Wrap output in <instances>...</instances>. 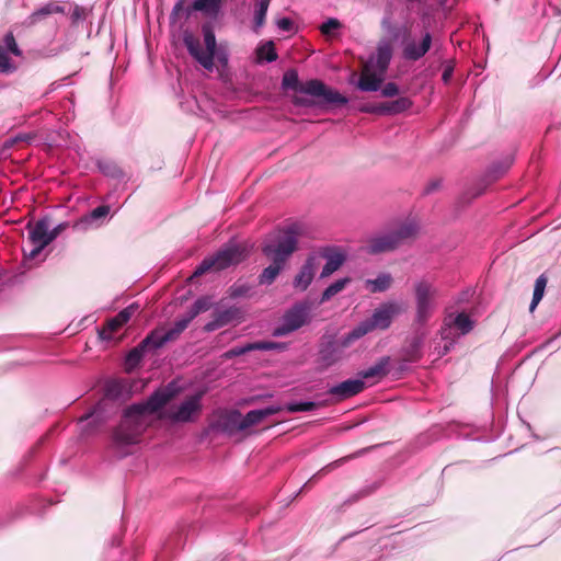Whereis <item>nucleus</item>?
<instances>
[{
    "instance_id": "4",
    "label": "nucleus",
    "mask_w": 561,
    "mask_h": 561,
    "mask_svg": "<svg viewBox=\"0 0 561 561\" xmlns=\"http://www.w3.org/2000/svg\"><path fill=\"white\" fill-rule=\"evenodd\" d=\"M402 311L397 301H388L374 310L370 318L363 320L347 334L341 337L342 347H350L355 341L362 339L374 330H387L396 316Z\"/></svg>"
},
{
    "instance_id": "16",
    "label": "nucleus",
    "mask_w": 561,
    "mask_h": 561,
    "mask_svg": "<svg viewBox=\"0 0 561 561\" xmlns=\"http://www.w3.org/2000/svg\"><path fill=\"white\" fill-rule=\"evenodd\" d=\"M319 255L327 260L322 268L321 278H325L337 271L345 261V254L335 247H324L319 251Z\"/></svg>"
},
{
    "instance_id": "49",
    "label": "nucleus",
    "mask_w": 561,
    "mask_h": 561,
    "mask_svg": "<svg viewBox=\"0 0 561 561\" xmlns=\"http://www.w3.org/2000/svg\"><path fill=\"white\" fill-rule=\"evenodd\" d=\"M277 27L284 32L293 30V21L289 18H282L277 21Z\"/></svg>"
},
{
    "instance_id": "14",
    "label": "nucleus",
    "mask_w": 561,
    "mask_h": 561,
    "mask_svg": "<svg viewBox=\"0 0 561 561\" xmlns=\"http://www.w3.org/2000/svg\"><path fill=\"white\" fill-rule=\"evenodd\" d=\"M432 35L425 32L422 38L416 42L414 38H408L403 44L402 55L404 59L417 61L423 58L432 47Z\"/></svg>"
},
{
    "instance_id": "5",
    "label": "nucleus",
    "mask_w": 561,
    "mask_h": 561,
    "mask_svg": "<svg viewBox=\"0 0 561 561\" xmlns=\"http://www.w3.org/2000/svg\"><path fill=\"white\" fill-rule=\"evenodd\" d=\"M282 88L319 98L321 99L320 103L322 104L342 106L348 103V99L346 96L342 95L339 91L327 87L320 80L311 79L306 82H300L295 69H289L284 73Z\"/></svg>"
},
{
    "instance_id": "43",
    "label": "nucleus",
    "mask_w": 561,
    "mask_h": 561,
    "mask_svg": "<svg viewBox=\"0 0 561 561\" xmlns=\"http://www.w3.org/2000/svg\"><path fill=\"white\" fill-rule=\"evenodd\" d=\"M252 346L254 347V351H283L286 348V344L284 343L270 341L254 342L252 343Z\"/></svg>"
},
{
    "instance_id": "12",
    "label": "nucleus",
    "mask_w": 561,
    "mask_h": 561,
    "mask_svg": "<svg viewBox=\"0 0 561 561\" xmlns=\"http://www.w3.org/2000/svg\"><path fill=\"white\" fill-rule=\"evenodd\" d=\"M311 308L312 304L309 300L296 302L284 313L282 323L274 328L273 335L284 336L307 324L310 319Z\"/></svg>"
},
{
    "instance_id": "24",
    "label": "nucleus",
    "mask_w": 561,
    "mask_h": 561,
    "mask_svg": "<svg viewBox=\"0 0 561 561\" xmlns=\"http://www.w3.org/2000/svg\"><path fill=\"white\" fill-rule=\"evenodd\" d=\"M240 317L241 311L237 307H230L226 310H219L215 313L214 320L206 324L205 329L207 331H214L216 329L227 325L228 323L239 319Z\"/></svg>"
},
{
    "instance_id": "44",
    "label": "nucleus",
    "mask_w": 561,
    "mask_h": 561,
    "mask_svg": "<svg viewBox=\"0 0 561 561\" xmlns=\"http://www.w3.org/2000/svg\"><path fill=\"white\" fill-rule=\"evenodd\" d=\"M341 27V23L337 19L330 18L322 23L320 30L324 35H331L335 30Z\"/></svg>"
},
{
    "instance_id": "54",
    "label": "nucleus",
    "mask_w": 561,
    "mask_h": 561,
    "mask_svg": "<svg viewBox=\"0 0 561 561\" xmlns=\"http://www.w3.org/2000/svg\"><path fill=\"white\" fill-rule=\"evenodd\" d=\"M32 137L30 135H26V134L18 135L14 138H11L8 141V145L11 146V145H13L14 142H18V141H28Z\"/></svg>"
},
{
    "instance_id": "51",
    "label": "nucleus",
    "mask_w": 561,
    "mask_h": 561,
    "mask_svg": "<svg viewBox=\"0 0 561 561\" xmlns=\"http://www.w3.org/2000/svg\"><path fill=\"white\" fill-rule=\"evenodd\" d=\"M250 351H254V347L252 346V343H249L244 346H240V347H233L230 353L232 355H242V354H245L247 352H250Z\"/></svg>"
},
{
    "instance_id": "35",
    "label": "nucleus",
    "mask_w": 561,
    "mask_h": 561,
    "mask_svg": "<svg viewBox=\"0 0 561 561\" xmlns=\"http://www.w3.org/2000/svg\"><path fill=\"white\" fill-rule=\"evenodd\" d=\"M270 2L271 0H256L254 11L255 31L264 25Z\"/></svg>"
},
{
    "instance_id": "31",
    "label": "nucleus",
    "mask_w": 561,
    "mask_h": 561,
    "mask_svg": "<svg viewBox=\"0 0 561 561\" xmlns=\"http://www.w3.org/2000/svg\"><path fill=\"white\" fill-rule=\"evenodd\" d=\"M392 283V277L388 273H381L375 279H367L366 287L371 293H382L386 291Z\"/></svg>"
},
{
    "instance_id": "60",
    "label": "nucleus",
    "mask_w": 561,
    "mask_h": 561,
    "mask_svg": "<svg viewBox=\"0 0 561 561\" xmlns=\"http://www.w3.org/2000/svg\"><path fill=\"white\" fill-rule=\"evenodd\" d=\"M352 536L353 535H348V536L342 537V540H345L346 538L352 537Z\"/></svg>"
},
{
    "instance_id": "37",
    "label": "nucleus",
    "mask_w": 561,
    "mask_h": 561,
    "mask_svg": "<svg viewBox=\"0 0 561 561\" xmlns=\"http://www.w3.org/2000/svg\"><path fill=\"white\" fill-rule=\"evenodd\" d=\"M547 286V278L545 275H540L536 282L534 287L533 300L530 304V310H534L539 301L543 297L545 288Z\"/></svg>"
},
{
    "instance_id": "36",
    "label": "nucleus",
    "mask_w": 561,
    "mask_h": 561,
    "mask_svg": "<svg viewBox=\"0 0 561 561\" xmlns=\"http://www.w3.org/2000/svg\"><path fill=\"white\" fill-rule=\"evenodd\" d=\"M192 320L193 318H191L188 313L184 318L178 319L171 329L165 330L167 334L170 336L172 341H175L181 335V333L188 327Z\"/></svg>"
},
{
    "instance_id": "55",
    "label": "nucleus",
    "mask_w": 561,
    "mask_h": 561,
    "mask_svg": "<svg viewBox=\"0 0 561 561\" xmlns=\"http://www.w3.org/2000/svg\"><path fill=\"white\" fill-rule=\"evenodd\" d=\"M369 493H370V492H369V491H367V490H362V491H359L358 493H356V494L352 495V497L348 500V502H356V501H358L359 499H362V497H364V496L368 495Z\"/></svg>"
},
{
    "instance_id": "57",
    "label": "nucleus",
    "mask_w": 561,
    "mask_h": 561,
    "mask_svg": "<svg viewBox=\"0 0 561 561\" xmlns=\"http://www.w3.org/2000/svg\"><path fill=\"white\" fill-rule=\"evenodd\" d=\"M295 103L298 105H306L307 101L302 98H296Z\"/></svg>"
},
{
    "instance_id": "34",
    "label": "nucleus",
    "mask_w": 561,
    "mask_h": 561,
    "mask_svg": "<svg viewBox=\"0 0 561 561\" xmlns=\"http://www.w3.org/2000/svg\"><path fill=\"white\" fill-rule=\"evenodd\" d=\"M412 106V101L407 96H401L391 102H387V111L389 114H400L408 111Z\"/></svg>"
},
{
    "instance_id": "30",
    "label": "nucleus",
    "mask_w": 561,
    "mask_h": 561,
    "mask_svg": "<svg viewBox=\"0 0 561 561\" xmlns=\"http://www.w3.org/2000/svg\"><path fill=\"white\" fill-rule=\"evenodd\" d=\"M81 422L85 423L83 431L87 434L92 433L98 426L105 422V417L103 416L101 407H95L90 413H88L81 419Z\"/></svg>"
},
{
    "instance_id": "42",
    "label": "nucleus",
    "mask_w": 561,
    "mask_h": 561,
    "mask_svg": "<svg viewBox=\"0 0 561 561\" xmlns=\"http://www.w3.org/2000/svg\"><path fill=\"white\" fill-rule=\"evenodd\" d=\"M147 351L145 350V347H142V345L139 343L136 347H134L127 355V364L130 365V366H137L142 357H144V354L146 353Z\"/></svg>"
},
{
    "instance_id": "45",
    "label": "nucleus",
    "mask_w": 561,
    "mask_h": 561,
    "mask_svg": "<svg viewBox=\"0 0 561 561\" xmlns=\"http://www.w3.org/2000/svg\"><path fill=\"white\" fill-rule=\"evenodd\" d=\"M399 94V87L394 82H388L381 89L383 98H393Z\"/></svg>"
},
{
    "instance_id": "8",
    "label": "nucleus",
    "mask_w": 561,
    "mask_h": 561,
    "mask_svg": "<svg viewBox=\"0 0 561 561\" xmlns=\"http://www.w3.org/2000/svg\"><path fill=\"white\" fill-rule=\"evenodd\" d=\"M203 35L205 49L202 48L199 39L195 37L188 30L183 32L182 38L190 55L205 69L211 70L214 68L216 37L209 25L203 26Z\"/></svg>"
},
{
    "instance_id": "46",
    "label": "nucleus",
    "mask_w": 561,
    "mask_h": 561,
    "mask_svg": "<svg viewBox=\"0 0 561 561\" xmlns=\"http://www.w3.org/2000/svg\"><path fill=\"white\" fill-rule=\"evenodd\" d=\"M34 247L33 249L27 253L24 251V259L25 260H34L39 253L46 248V242L42 243H32Z\"/></svg>"
},
{
    "instance_id": "28",
    "label": "nucleus",
    "mask_w": 561,
    "mask_h": 561,
    "mask_svg": "<svg viewBox=\"0 0 561 561\" xmlns=\"http://www.w3.org/2000/svg\"><path fill=\"white\" fill-rule=\"evenodd\" d=\"M172 342L163 328L152 330L140 344L147 352L156 351L164 346L167 343Z\"/></svg>"
},
{
    "instance_id": "59",
    "label": "nucleus",
    "mask_w": 561,
    "mask_h": 561,
    "mask_svg": "<svg viewBox=\"0 0 561 561\" xmlns=\"http://www.w3.org/2000/svg\"><path fill=\"white\" fill-rule=\"evenodd\" d=\"M386 24H388V20L387 19H383L382 21V26L386 27Z\"/></svg>"
},
{
    "instance_id": "32",
    "label": "nucleus",
    "mask_w": 561,
    "mask_h": 561,
    "mask_svg": "<svg viewBox=\"0 0 561 561\" xmlns=\"http://www.w3.org/2000/svg\"><path fill=\"white\" fill-rule=\"evenodd\" d=\"M350 282H351L350 277H344V278L337 279L334 283H332L322 293L320 304H323V302L330 300L332 297H334L335 295L341 293Z\"/></svg>"
},
{
    "instance_id": "11",
    "label": "nucleus",
    "mask_w": 561,
    "mask_h": 561,
    "mask_svg": "<svg viewBox=\"0 0 561 561\" xmlns=\"http://www.w3.org/2000/svg\"><path fill=\"white\" fill-rule=\"evenodd\" d=\"M202 393L185 398L179 404H171L160 413V419L171 423H191L197 420L202 412Z\"/></svg>"
},
{
    "instance_id": "6",
    "label": "nucleus",
    "mask_w": 561,
    "mask_h": 561,
    "mask_svg": "<svg viewBox=\"0 0 561 561\" xmlns=\"http://www.w3.org/2000/svg\"><path fill=\"white\" fill-rule=\"evenodd\" d=\"M250 249L245 243H229L216 254L205 257L196 267L194 276H201L208 271H221L239 264L249 255Z\"/></svg>"
},
{
    "instance_id": "21",
    "label": "nucleus",
    "mask_w": 561,
    "mask_h": 561,
    "mask_svg": "<svg viewBox=\"0 0 561 561\" xmlns=\"http://www.w3.org/2000/svg\"><path fill=\"white\" fill-rule=\"evenodd\" d=\"M426 337L424 331H417L408 344L402 348V358L404 362L414 363L422 357V347Z\"/></svg>"
},
{
    "instance_id": "17",
    "label": "nucleus",
    "mask_w": 561,
    "mask_h": 561,
    "mask_svg": "<svg viewBox=\"0 0 561 561\" xmlns=\"http://www.w3.org/2000/svg\"><path fill=\"white\" fill-rule=\"evenodd\" d=\"M138 308V304H131L119 311L114 318L110 319L105 328L100 332L101 337L103 340L112 339V334L127 323Z\"/></svg>"
},
{
    "instance_id": "56",
    "label": "nucleus",
    "mask_w": 561,
    "mask_h": 561,
    "mask_svg": "<svg viewBox=\"0 0 561 561\" xmlns=\"http://www.w3.org/2000/svg\"><path fill=\"white\" fill-rule=\"evenodd\" d=\"M407 3V9L412 10L414 4H422L425 0H403Z\"/></svg>"
},
{
    "instance_id": "40",
    "label": "nucleus",
    "mask_w": 561,
    "mask_h": 561,
    "mask_svg": "<svg viewBox=\"0 0 561 561\" xmlns=\"http://www.w3.org/2000/svg\"><path fill=\"white\" fill-rule=\"evenodd\" d=\"M316 408L317 403L313 401L290 402L285 405V410L290 413L309 412L313 411Z\"/></svg>"
},
{
    "instance_id": "15",
    "label": "nucleus",
    "mask_w": 561,
    "mask_h": 561,
    "mask_svg": "<svg viewBox=\"0 0 561 561\" xmlns=\"http://www.w3.org/2000/svg\"><path fill=\"white\" fill-rule=\"evenodd\" d=\"M9 53L14 56H21L22 54L12 33L5 34L3 45L0 44V73H11L15 70Z\"/></svg>"
},
{
    "instance_id": "53",
    "label": "nucleus",
    "mask_w": 561,
    "mask_h": 561,
    "mask_svg": "<svg viewBox=\"0 0 561 561\" xmlns=\"http://www.w3.org/2000/svg\"><path fill=\"white\" fill-rule=\"evenodd\" d=\"M440 186V180H434L430 182L424 188V194H431L435 192Z\"/></svg>"
},
{
    "instance_id": "9",
    "label": "nucleus",
    "mask_w": 561,
    "mask_h": 561,
    "mask_svg": "<svg viewBox=\"0 0 561 561\" xmlns=\"http://www.w3.org/2000/svg\"><path fill=\"white\" fill-rule=\"evenodd\" d=\"M473 328L474 321L466 312L446 314L439 330V335L445 342L440 355L447 354L457 340L470 333Z\"/></svg>"
},
{
    "instance_id": "20",
    "label": "nucleus",
    "mask_w": 561,
    "mask_h": 561,
    "mask_svg": "<svg viewBox=\"0 0 561 561\" xmlns=\"http://www.w3.org/2000/svg\"><path fill=\"white\" fill-rule=\"evenodd\" d=\"M316 271V256L309 255L295 276L293 285L296 289L305 291L311 284Z\"/></svg>"
},
{
    "instance_id": "41",
    "label": "nucleus",
    "mask_w": 561,
    "mask_h": 561,
    "mask_svg": "<svg viewBox=\"0 0 561 561\" xmlns=\"http://www.w3.org/2000/svg\"><path fill=\"white\" fill-rule=\"evenodd\" d=\"M110 213V207L107 205H101L94 208L89 216L82 218L77 225H87L92 220H96L105 217Z\"/></svg>"
},
{
    "instance_id": "19",
    "label": "nucleus",
    "mask_w": 561,
    "mask_h": 561,
    "mask_svg": "<svg viewBox=\"0 0 561 561\" xmlns=\"http://www.w3.org/2000/svg\"><path fill=\"white\" fill-rule=\"evenodd\" d=\"M365 388V382L360 379H347L329 389V393L340 400L351 398L362 392Z\"/></svg>"
},
{
    "instance_id": "25",
    "label": "nucleus",
    "mask_w": 561,
    "mask_h": 561,
    "mask_svg": "<svg viewBox=\"0 0 561 561\" xmlns=\"http://www.w3.org/2000/svg\"><path fill=\"white\" fill-rule=\"evenodd\" d=\"M343 348L344 347L341 345V339L337 342L329 341L323 344L319 351L321 363L325 366L335 364L341 359Z\"/></svg>"
},
{
    "instance_id": "3",
    "label": "nucleus",
    "mask_w": 561,
    "mask_h": 561,
    "mask_svg": "<svg viewBox=\"0 0 561 561\" xmlns=\"http://www.w3.org/2000/svg\"><path fill=\"white\" fill-rule=\"evenodd\" d=\"M392 58V46L388 42L379 43L376 54L364 64L357 88L363 92H376L383 82Z\"/></svg>"
},
{
    "instance_id": "39",
    "label": "nucleus",
    "mask_w": 561,
    "mask_h": 561,
    "mask_svg": "<svg viewBox=\"0 0 561 561\" xmlns=\"http://www.w3.org/2000/svg\"><path fill=\"white\" fill-rule=\"evenodd\" d=\"M211 307V300L208 297H202L195 300L187 313L191 318L197 317L199 313L207 311Z\"/></svg>"
},
{
    "instance_id": "38",
    "label": "nucleus",
    "mask_w": 561,
    "mask_h": 561,
    "mask_svg": "<svg viewBox=\"0 0 561 561\" xmlns=\"http://www.w3.org/2000/svg\"><path fill=\"white\" fill-rule=\"evenodd\" d=\"M99 170L106 176L119 179L123 176V171L119 167L112 161H100L98 163Z\"/></svg>"
},
{
    "instance_id": "1",
    "label": "nucleus",
    "mask_w": 561,
    "mask_h": 561,
    "mask_svg": "<svg viewBox=\"0 0 561 561\" xmlns=\"http://www.w3.org/2000/svg\"><path fill=\"white\" fill-rule=\"evenodd\" d=\"M179 389L175 382L156 390L146 401L135 403L124 411L119 425L112 434L116 448L139 443L142 433L151 424L153 415L174 399Z\"/></svg>"
},
{
    "instance_id": "29",
    "label": "nucleus",
    "mask_w": 561,
    "mask_h": 561,
    "mask_svg": "<svg viewBox=\"0 0 561 561\" xmlns=\"http://www.w3.org/2000/svg\"><path fill=\"white\" fill-rule=\"evenodd\" d=\"M54 13H65V8L58 2H48L30 14L25 23L30 26L35 25Z\"/></svg>"
},
{
    "instance_id": "13",
    "label": "nucleus",
    "mask_w": 561,
    "mask_h": 561,
    "mask_svg": "<svg viewBox=\"0 0 561 561\" xmlns=\"http://www.w3.org/2000/svg\"><path fill=\"white\" fill-rule=\"evenodd\" d=\"M222 0H194L192 7H184L183 0L179 1L172 10L170 20L172 24L176 20L188 19L194 11L203 12L207 16H216L221 8Z\"/></svg>"
},
{
    "instance_id": "26",
    "label": "nucleus",
    "mask_w": 561,
    "mask_h": 561,
    "mask_svg": "<svg viewBox=\"0 0 561 561\" xmlns=\"http://www.w3.org/2000/svg\"><path fill=\"white\" fill-rule=\"evenodd\" d=\"M280 410L282 408L279 405H270L249 411L245 415H242L244 430L261 423L264 419L278 413Z\"/></svg>"
},
{
    "instance_id": "33",
    "label": "nucleus",
    "mask_w": 561,
    "mask_h": 561,
    "mask_svg": "<svg viewBox=\"0 0 561 561\" xmlns=\"http://www.w3.org/2000/svg\"><path fill=\"white\" fill-rule=\"evenodd\" d=\"M256 55L260 61L266 60L268 62H272L277 59V54L275 51L274 43L272 41L260 45L256 48Z\"/></svg>"
},
{
    "instance_id": "48",
    "label": "nucleus",
    "mask_w": 561,
    "mask_h": 561,
    "mask_svg": "<svg viewBox=\"0 0 561 561\" xmlns=\"http://www.w3.org/2000/svg\"><path fill=\"white\" fill-rule=\"evenodd\" d=\"M250 290V287L247 286V285H234L231 287V297L233 298H239V297H243L248 294V291Z\"/></svg>"
},
{
    "instance_id": "27",
    "label": "nucleus",
    "mask_w": 561,
    "mask_h": 561,
    "mask_svg": "<svg viewBox=\"0 0 561 561\" xmlns=\"http://www.w3.org/2000/svg\"><path fill=\"white\" fill-rule=\"evenodd\" d=\"M512 164H513L512 156H507L502 161L493 163L489 168V170L485 174L486 184L482 188H479L476 192L474 197L480 196L483 193V191L485 190L486 185L490 184L491 182L497 180L499 178H501L511 168Z\"/></svg>"
},
{
    "instance_id": "22",
    "label": "nucleus",
    "mask_w": 561,
    "mask_h": 561,
    "mask_svg": "<svg viewBox=\"0 0 561 561\" xmlns=\"http://www.w3.org/2000/svg\"><path fill=\"white\" fill-rule=\"evenodd\" d=\"M28 240L31 243L46 242V247L54 241V236L49 234V220L42 218L34 225L28 224Z\"/></svg>"
},
{
    "instance_id": "52",
    "label": "nucleus",
    "mask_w": 561,
    "mask_h": 561,
    "mask_svg": "<svg viewBox=\"0 0 561 561\" xmlns=\"http://www.w3.org/2000/svg\"><path fill=\"white\" fill-rule=\"evenodd\" d=\"M68 227L67 222H61L54 227L51 230L49 229V234L53 237L54 240Z\"/></svg>"
},
{
    "instance_id": "10",
    "label": "nucleus",
    "mask_w": 561,
    "mask_h": 561,
    "mask_svg": "<svg viewBox=\"0 0 561 561\" xmlns=\"http://www.w3.org/2000/svg\"><path fill=\"white\" fill-rule=\"evenodd\" d=\"M415 317L414 322L425 325L436 308L437 288L428 280H420L414 285Z\"/></svg>"
},
{
    "instance_id": "50",
    "label": "nucleus",
    "mask_w": 561,
    "mask_h": 561,
    "mask_svg": "<svg viewBox=\"0 0 561 561\" xmlns=\"http://www.w3.org/2000/svg\"><path fill=\"white\" fill-rule=\"evenodd\" d=\"M386 108H387V102L382 103L376 107H365V108H363V111L367 112V113L389 114V112Z\"/></svg>"
},
{
    "instance_id": "23",
    "label": "nucleus",
    "mask_w": 561,
    "mask_h": 561,
    "mask_svg": "<svg viewBox=\"0 0 561 561\" xmlns=\"http://www.w3.org/2000/svg\"><path fill=\"white\" fill-rule=\"evenodd\" d=\"M390 363L391 358L389 356L380 357L373 366L363 369L358 373V377L364 381V379H374L381 380L385 378L390 371Z\"/></svg>"
},
{
    "instance_id": "58",
    "label": "nucleus",
    "mask_w": 561,
    "mask_h": 561,
    "mask_svg": "<svg viewBox=\"0 0 561 561\" xmlns=\"http://www.w3.org/2000/svg\"><path fill=\"white\" fill-rule=\"evenodd\" d=\"M448 77H449L448 72H446V71H445V72L443 73V79H444L445 81H447V80H448Z\"/></svg>"
},
{
    "instance_id": "47",
    "label": "nucleus",
    "mask_w": 561,
    "mask_h": 561,
    "mask_svg": "<svg viewBox=\"0 0 561 561\" xmlns=\"http://www.w3.org/2000/svg\"><path fill=\"white\" fill-rule=\"evenodd\" d=\"M85 18V9L80 5H75L73 10L70 14V19L73 23H78L79 21L84 20Z\"/></svg>"
},
{
    "instance_id": "7",
    "label": "nucleus",
    "mask_w": 561,
    "mask_h": 561,
    "mask_svg": "<svg viewBox=\"0 0 561 561\" xmlns=\"http://www.w3.org/2000/svg\"><path fill=\"white\" fill-rule=\"evenodd\" d=\"M419 232V225L413 219H407L396 229L385 232L373 238L367 251L371 254L394 250L409 239H412Z\"/></svg>"
},
{
    "instance_id": "2",
    "label": "nucleus",
    "mask_w": 561,
    "mask_h": 561,
    "mask_svg": "<svg viewBox=\"0 0 561 561\" xmlns=\"http://www.w3.org/2000/svg\"><path fill=\"white\" fill-rule=\"evenodd\" d=\"M305 231L304 224L294 222L263 242L262 252L272 261V264L260 274L259 283L261 285L274 283L291 254L297 250L298 239L305 234Z\"/></svg>"
},
{
    "instance_id": "18",
    "label": "nucleus",
    "mask_w": 561,
    "mask_h": 561,
    "mask_svg": "<svg viewBox=\"0 0 561 561\" xmlns=\"http://www.w3.org/2000/svg\"><path fill=\"white\" fill-rule=\"evenodd\" d=\"M242 414L237 410L222 412L216 422V426L221 432L233 434L244 431Z\"/></svg>"
}]
</instances>
